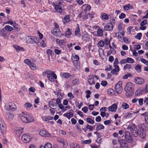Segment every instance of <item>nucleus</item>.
I'll return each instance as SVG.
<instances>
[{
    "mask_svg": "<svg viewBox=\"0 0 148 148\" xmlns=\"http://www.w3.org/2000/svg\"><path fill=\"white\" fill-rule=\"evenodd\" d=\"M13 47L14 48L16 49L17 51L19 52V51H24L25 50L23 47H20L19 46L17 45H14Z\"/></svg>",
    "mask_w": 148,
    "mask_h": 148,
    "instance_id": "20",
    "label": "nucleus"
},
{
    "mask_svg": "<svg viewBox=\"0 0 148 148\" xmlns=\"http://www.w3.org/2000/svg\"><path fill=\"white\" fill-rule=\"evenodd\" d=\"M112 68V66L110 65H108L105 68V70L106 71H110Z\"/></svg>",
    "mask_w": 148,
    "mask_h": 148,
    "instance_id": "47",
    "label": "nucleus"
},
{
    "mask_svg": "<svg viewBox=\"0 0 148 148\" xmlns=\"http://www.w3.org/2000/svg\"><path fill=\"white\" fill-rule=\"evenodd\" d=\"M136 95L139 96L142 94V91L140 90H138L136 92Z\"/></svg>",
    "mask_w": 148,
    "mask_h": 148,
    "instance_id": "53",
    "label": "nucleus"
},
{
    "mask_svg": "<svg viewBox=\"0 0 148 148\" xmlns=\"http://www.w3.org/2000/svg\"><path fill=\"white\" fill-rule=\"evenodd\" d=\"M122 106L123 108L125 109H126L128 108L129 107L128 104H127L126 103L124 102H123L122 103Z\"/></svg>",
    "mask_w": 148,
    "mask_h": 148,
    "instance_id": "42",
    "label": "nucleus"
},
{
    "mask_svg": "<svg viewBox=\"0 0 148 148\" xmlns=\"http://www.w3.org/2000/svg\"><path fill=\"white\" fill-rule=\"evenodd\" d=\"M122 82H119L115 86V90L117 93L120 94L122 92L123 88L122 87Z\"/></svg>",
    "mask_w": 148,
    "mask_h": 148,
    "instance_id": "5",
    "label": "nucleus"
},
{
    "mask_svg": "<svg viewBox=\"0 0 148 148\" xmlns=\"http://www.w3.org/2000/svg\"><path fill=\"white\" fill-rule=\"evenodd\" d=\"M127 63V60L125 59H123L120 62V63L121 64H125Z\"/></svg>",
    "mask_w": 148,
    "mask_h": 148,
    "instance_id": "59",
    "label": "nucleus"
},
{
    "mask_svg": "<svg viewBox=\"0 0 148 148\" xmlns=\"http://www.w3.org/2000/svg\"><path fill=\"white\" fill-rule=\"evenodd\" d=\"M24 62L25 63L29 66L32 63L31 61L28 59H25L24 60Z\"/></svg>",
    "mask_w": 148,
    "mask_h": 148,
    "instance_id": "52",
    "label": "nucleus"
},
{
    "mask_svg": "<svg viewBox=\"0 0 148 148\" xmlns=\"http://www.w3.org/2000/svg\"><path fill=\"white\" fill-rule=\"evenodd\" d=\"M126 16L125 14L123 13H121V15L119 16V18L120 19H122L125 18Z\"/></svg>",
    "mask_w": 148,
    "mask_h": 148,
    "instance_id": "63",
    "label": "nucleus"
},
{
    "mask_svg": "<svg viewBox=\"0 0 148 148\" xmlns=\"http://www.w3.org/2000/svg\"><path fill=\"white\" fill-rule=\"evenodd\" d=\"M120 145L121 147H124L126 148H127L128 144H127L126 141L124 140L120 139L119 140Z\"/></svg>",
    "mask_w": 148,
    "mask_h": 148,
    "instance_id": "16",
    "label": "nucleus"
},
{
    "mask_svg": "<svg viewBox=\"0 0 148 148\" xmlns=\"http://www.w3.org/2000/svg\"><path fill=\"white\" fill-rule=\"evenodd\" d=\"M46 53H47V54L48 55V59L49 60H50V56L52 57L53 55V52L52 51V50L50 49H48L47 50Z\"/></svg>",
    "mask_w": 148,
    "mask_h": 148,
    "instance_id": "18",
    "label": "nucleus"
},
{
    "mask_svg": "<svg viewBox=\"0 0 148 148\" xmlns=\"http://www.w3.org/2000/svg\"><path fill=\"white\" fill-rule=\"evenodd\" d=\"M124 90L126 92V95L127 97H130L134 94V91L133 85L131 82H128L126 84Z\"/></svg>",
    "mask_w": 148,
    "mask_h": 148,
    "instance_id": "3",
    "label": "nucleus"
},
{
    "mask_svg": "<svg viewBox=\"0 0 148 148\" xmlns=\"http://www.w3.org/2000/svg\"><path fill=\"white\" fill-rule=\"evenodd\" d=\"M24 106L26 108H30L32 106L31 103L29 102H27L24 104Z\"/></svg>",
    "mask_w": 148,
    "mask_h": 148,
    "instance_id": "49",
    "label": "nucleus"
},
{
    "mask_svg": "<svg viewBox=\"0 0 148 148\" xmlns=\"http://www.w3.org/2000/svg\"><path fill=\"white\" fill-rule=\"evenodd\" d=\"M4 28L5 30L9 32L11 31L14 30V28L13 27L8 25H6Z\"/></svg>",
    "mask_w": 148,
    "mask_h": 148,
    "instance_id": "27",
    "label": "nucleus"
},
{
    "mask_svg": "<svg viewBox=\"0 0 148 148\" xmlns=\"http://www.w3.org/2000/svg\"><path fill=\"white\" fill-rule=\"evenodd\" d=\"M55 8L57 12L60 13H61L62 12V7L59 5H56Z\"/></svg>",
    "mask_w": 148,
    "mask_h": 148,
    "instance_id": "19",
    "label": "nucleus"
},
{
    "mask_svg": "<svg viewBox=\"0 0 148 148\" xmlns=\"http://www.w3.org/2000/svg\"><path fill=\"white\" fill-rule=\"evenodd\" d=\"M54 51L55 53L57 55H58L60 54L61 52V50H59L57 49H54Z\"/></svg>",
    "mask_w": 148,
    "mask_h": 148,
    "instance_id": "64",
    "label": "nucleus"
},
{
    "mask_svg": "<svg viewBox=\"0 0 148 148\" xmlns=\"http://www.w3.org/2000/svg\"><path fill=\"white\" fill-rule=\"evenodd\" d=\"M71 32L70 31V29L69 28H68L67 31H66L65 32V36L68 38H69L70 36L71 35Z\"/></svg>",
    "mask_w": 148,
    "mask_h": 148,
    "instance_id": "28",
    "label": "nucleus"
},
{
    "mask_svg": "<svg viewBox=\"0 0 148 148\" xmlns=\"http://www.w3.org/2000/svg\"><path fill=\"white\" fill-rule=\"evenodd\" d=\"M127 63H132L134 62V60L131 58L128 57L126 58Z\"/></svg>",
    "mask_w": 148,
    "mask_h": 148,
    "instance_id": "38",
    "label": "nucleus"
},
{
    "mask_svg": "<svg viewBox=\"0 0 148 148\" xmlns=\"http://www.w3.org/2000/svg\"><path fill=\"white\" fill-rule=\"evenodd\" d=\"M86 121L89 123L93 124L95 122L94 120L90 118H86Z\"/></svg>",
    "mask_w": 148,
    "mask_h": 148,
    "instance_id": "37",
    "label": "nucleus"
},
{
    "mask_svg": "<svg viewBox=\"0 0 148 148\" xmlns=\"http://www.w3.org/2000/svg\"><path fill=\"white\" fill-rule=\"evenodd\" d=\"M111 121L110 120H106L104 122V123L105 125L110 124L111 123Z\"/></svg>",
    "mask_w": 148,
    "mask_h": 148,
    "instance_id": "62",
    "label": "nucleus"
},
{
    "mask_svg": "<svg viewBox=\"0 0 148 148\" xmlns=\"http://www.w3.org/2000/svg\"><path fill=\"white\" fill-rule=\"evenodd\" d=\"M86 128L87 129L89 130V131H91L93 130V127H92L91 125H89L88 124L86 125Z\"/></svg>",
    "mask_w": 148,
    "mask_h": 148,
    "instance_id": "40",
    "label": "nucleus"
},
{
    "mask_svg": "<svg viewBox=\"0 0 148 148\" xmlns=\"http://www.w3.org/2000/svg\"><path fill=\"white\" fill-rule=\"evenodd\" d=\"M113 25L112 23H107L104 27V29L106 31H110L113 29Z\"/></svg>",
    "mask_w": 148,
    "mask_h": 148,
    "instance_id": "12",
    "label": "nucleus"
},
{
    "mask_svg": "<svg viewBox=\"0 0 148 148\" xmlns=\"http://www.w3.org/2000/svg\"><path fill=\"white\" fill-rule=\"evenodd\" d=\"M14 27L17 31H19V25L15 23L14 22V24L13 25Z\"/></svg>",
    "mask_w": 148,
    "mask_h": 148,
    "instance_id": "44",
    "label": "nucleus"
},
{
    "mask_svg": "<svg viewBox=\"0 0 148 148\" xmlns=\"http://www.w3.org/2000/svg\"><path fill=\"white\" fill-rule=\"evenodd\" d=\"M141 61L142 62L148 66V61L146 60L145 59L142 58L141 59Z\"/></svg>",
    "mask_w": 148,
    "mask_h": 148,
    "instance_id": "51",
    "label": "nucleus"
},
{
    "mask_svg": "<svg viewBox=\"0 0 148 148\" xmlns=\"http://www.w3.org/2000/svg\"><path fill=\"white\" fill-rule=\"evenodd\" d=\"M77 25L78 26L77 29V30H75V36H77L78 33H79L80 31L79 25L78 24H77Z\"/></svg>",
    "mask_w": 148,
    "mask_h": 148,
    "instance_id": "46",
    "label": "nucleus"
},
{
    "mask_svg": "<svg viewBox=\"0 0 148 148\" xmlns=\"http://www.w3.org/2000/svg\"><path fill=\"white\" fill-rule=\"evenodd\" d=\"M138 127L140 129V130L147 131L146 125L144 124H139Z\"/></svg>",
    "mask_w": 148,
    "mask_h": 148,
    "instance_id": "17",
    "label": "nucleus"
},
{
    "mask_svg": "<svg viewBox=\"0 0 148 148\" xmlns=\"http://www.w3.org/2000/svg\"><path fill=\"white\" fill-rule=\"evenodd\" d=\"M61 76L63 78H68L71 76V75L68 73H63L61 74Z\"/></svg>",
    "mask_w": 148,
    "mask_h": 148,
    "instance_id": "22",
    "label": "nucleus"
},
{
    "mask_svg": "<svg viewBox=\"0 0 148 148\" xmlns=\"http://www.w3.org/2000/svg\"><path fill=\"white\" fill-rule=\"evenodd\" d=\"M82 110L85 113H86L88 110V108L86 106H85L84 108H82Z\"/></svg>",
    "mask_w": 148,
    "mask_h": 148,
    "instance_id": "57",
    "label": "nucleus"
},
{
    "mask_svg": "<svg viewBox=\"0 0 148 148\" xmlns=\"http://www.w3.org/2000/svg\"><path fill=\"white\" fill-rule=\"evenodd\" d=\"M101 84L103 86H105L107 85V82L106 81L103 80L101 82Z\"/></svg>",
    "mask_w": 148,
    "mask_h": 148,
    "instance_id": "56",
    "label": "nucleus"
},
{
    "mask_svg": "<svg viewBox=\"0 0 148 148\" xmlns=\"http://www.w3.org/2000/svg\"><path fill=\"white\" fill-rule=\"evenodd\" d=\"M52 34L56 36H60L61 32L58 29L54 28L51 29Z\"/></svg>",
    "mask_w": 148,
    "mask_h": 148,
    "instance_id": "11",
    "label": "nucleus"
},
{
    "mask_svg": "<svg viewBox=\"0 0 148 148\" xmlns=\"http://www.w3.org/2000/svg\"><path fill=\"white\" fill-rule=\"evenodd\" d=\"M39 134L40 136L44 137L49 136L51 135L50 133H48L44 129L40 130L39 132Z\"/></svg>",
    "mask_w": 148,
    "mask_h": 148,
    "instance_id": "9",
    "label": "nucleus"
},
{
    "mask_svg": "<svg viewBox=\"0 0 148 148\" xmlns=\"http://www.w3.org/2000/svg\"><path fill=\"white\" fill-rule=\"evenodd\" d=\"M42 75L44 77L47 76V77L51 82H54V79H56L57 76L54 71H51L47 70L42 73Z\"/></svg>",
    "mask_w": 148,
    "mask_h": 148,
    "instance_id": "2",
    "label": "nucleus"
},
{
    "mask_svg": "<svg viewBox=\"0 0 148 148\" xmlns=\"http://www.w3.org/2000/svg\"><path fill=\"white\" fill-rule=\"evenodd\" d=\"M6 116V117L8 118L9 120L11 121L13 119V116L9 112L7 113Z\"/></svg>",
    "mask_w": 148,
    "mask_h": 148,
    "instance_id": "26",
    "label": "nucleus"
},
{
    "mask_svg": "<svg viewBox=\"0 0 148 148\" xmlns=\"http://www.w3.org/2000/svg\"><path fill=\"white\" fill-rule=\"evenodd\" d=\"M89 37L88 34L86 32H84L82 35V39L86 41L87 38Z\"/></svg>",
    "mask_w": 148,
    "mask_h": 148,
    "instance_id": "21",
    "label": "nucleus"
},
{
    "mask_svg": "<svg viewBox=\"0 0 148 148\" xmlns=\"http://www.w3.org/2000/svg\"><path fill=\"white\" fill-rule=\"evenodd\" d=\"M117 109V105L114 103L108 108V110L111 112H115Z\"/></svg>",
    "mask_w": 148,
    "mask_h": 148,
    "instance_id": "13",
    "label": "nucleus"
},
{
    "mask_svg": "<svg viewBox=\"0 0 148 148\" xmlns=\"http://www.w3.org/2000/svg\"><path fill=\"white\" fill-rule=\"evenodd\" d=\"M29 66L32 69L35 70L36 69V66L33 62H32Z\"/></svg>",
    "mask_w": 148,
    "mask_h": 148,
    "instance_id": "36",
    "label": "nucleus"
},
{
    "mask_svg": "<svg viewBox=\"0 0 148 148\" xmlns=\"http://www.w3.org/2000/svg\"><path fill=\"white\" fill-rule=\"evenodd\" d=\"M22 121L25 123L32 122L34 121V117L29 114H25L21 117Z\"/></svg>",
    "mask_w": 148,
    "mask_h": 148,
    "instance_id": "4",
    "label": "nucleus"
},
{
    "mask_svg": "<svg viewBox=\"0 0 148 148\" xmlns=\"http://www.w3.org/2000/svg\"><path fill=\"white\" fill-rule=\"evenodd\" d=\"M116 72H117L116 70V69H112L111 71V73L112 74L116 75L118 74V73H116Z\"/></svg>",
    "mask_w": 148,
    "mask_h": 148,
    "instance_id": "60",
    "label": "nucleus"
},
{
    "mask_svg": "<svg viewBox=\"0 0 148 148\" xmlns=\"http://www.w3.org/2000/svg\"><path fill=\"white\" fill-rule=\"evenodd\" d=\"M97 35L99 36H102L103 35V32L102 29H99L98 30Z\"/></svg>",
    "mask_w": 148,
    "mask_h": 148,
    "instance_id": "31",
    "label": "nucleus"
},
{
    "mask_svg": "<svg viewBox=\"0 0 148 148\" xmlns=\"http://www.w3.org/2000/svg\"><path fill=\"white\" fill-rule=\"evenodd\" d=\"M142 36V34L141 33H139L137 34L136 36H135V38L140 40L141 39Z\"/></svg>",
    "mask_w": 148,
    "mask_h": 148,
    "instance_id": "45",
    "label": "nucleus"
},
{
    "mask_svg": "<svg viewBox=\"0 0 148 148\" xmlns=\"http://www.w3.org/2000/svg\"><path fill=\"white\" fill-rule=\"evenodd\" d=\"M125 137L128 143H132V137L130 132L127 131L125 132Z\"/></svg>",
    "mask_w": 148,
    "mask_h": 148,
    "instance_id": "7",
    "label": "nucleus"
},
{
    "mask_svg": "<svg viewBox=\"0 0 148 148\" xmlns=\"http://www.w3.org/2000/svg\"><path fill=\"white\" fill-rule=\"evenodd\" d=\"M49 106L53 110L57 111L56 110L57 105L56 103L53 101H50L48 102Z\"/></svg>",
    "mask_w": 148,
    "mask_h": 148,
    "instance_id": "10",
    "label": "nucleus"
},
{
    "mask_svg": "<svg viewBox=\"0 0 148 148\" xmlns=\"http://www.w3.org/2000/svg\"><path fill=\"white\" fill-rule=\"evenodd\" d=\"M23 128H22L21 129H20L18 128V129H17L15 130V132L16 133H18L19 135L21 134L22 132H23Z\"/></svg>",
    "mask_w": 148,
    "mask_h": 148,
    "instance_id": "35",
    "label": "nucleus"
},
{
    "mask_svg": "<svg viewBox=\"0 0 148 148\" xmlns=\"http://www.w3.org/2000/svg\"><path fill=\"white\" fill-rule=\"evenodd\" d=\"M71 148H80L79 146L76 143H73L70 145Z\"/></svg>",
    "mask_w": 148,
    "mask_h": 148,
    "instance_id": "25",
    "label": "nucleus"
},
{
    "mask_svg": "<svg viewBox=\"0 0 148 148\" xmlns=\"http://www.w3.org/2000/svg\"><path fill=\"white\" fill-rule=\"evenodd\" d=\"M74 61L78 62L79 59V57L77 55H75L74 57Z\"/></svg>",
    "mask_w": 148,
    "mask_h": 148,
    "instance_id": "54",
    "label": "nucleus"
},
{
    "mask_svg": "<svg viewBox=\"0 0 148 148\" xmlns=\"http://www.w3.org/2000/svg\"><path fill=\"white\" fill-rule=\"evenodd\" d=\"M135 69L137 72L138 73H140L141 71V66L139 64H137L135 66Z\"/></svg>",
    "mask_w": 148,
    "mask_h": 148,
    "instance_id": "24",
    "label": "nucleus"
},
{
    "mask_svg": "<svg viewBox=\"0 0 148 148\" xmlns=\"http://www.w3.org/2000/svg\"><path fill=\"white\" fill-rule=\"evenodd\" d=\"M104 42L102 40L99 41L98 43V47H102L104 46Z\"/></svg>",
    "mask_w": 148,
    "mask_h": 148,
    "instance_id": "41",
    "label": "nucleus"
},
{
    "mask_svg": "<svg viewBox=\"0 0 148 148\" xmlns=\"http://www.w3.org/2000/svg\"><path fill=\"white\" fill-rule=\"evenodd\" d=\"M134 81L136 84H142L144 83V80L142 78L139 77H136L135 78Z\"/></svg>",
    "mask_w": 148,
    "mask_h": 148,
    "instance_id": "14",
    "label": "nucleus"
},
{
    "mask_svg": "<svg viewBox=\"0 0 148 148\" xmlns=\"http://www.w3.org/2000/svg\"><path fill=\"white\" fill-rule=\"evenodd\" d=\"M26 38L27 40L26 42L27 43L31 44L37 43L36 41L34 40L32 38L29 37V36H26Z\"/></svg>",
    "mask_w": 148,
    "mask_h": 148,
    "instance_id": "15",
    "label": "nucleus"
},
{
    "mask_svg": "<svg viewBox=\"0 0 148 148\" xmlns=\"http://www.w3.org/2000/svg\"><path fill=\"white\" fill-rule=\"evenodd\" d=\"M138 103L139 105L140 106H142L143 105V99L142 98H140L138 100Z\"/></svg>",
    "mask_w": 148,
    "mask_h": 148,
    "instance_id": "61",
    "label": "nucleus"
},
{
    "mask_svg": "<svg viewBox=\"0 0 148 148\" xmlns=\"http://www.w3.org/2000/svg\"><path fill=\"white\" fill-rule=\"evenodd\" d=\"M21 139L23 142L25 143H27L30 141L32 138L28 135L25 134L22 136Z\"/></svg>",
    "mask_w": 148,
    "mask_h": 148,
    "instance_id": "8",
    "label": "nucleus"
},
{
    "mask_svg": "<svg viewBox=\"0 0 148 148\" xmlns=\"http://www.w3.org/2000/svg\"><path fill=\"white\" fill-rule=\"evenodd\" d=\"M104 128V126L102 125L99 124L97 126L96 130L97 131H99L101 129H103Z\"/></svg>",
    "mask_w": 148,
    "mask_h": 148,
    "instance_id": "29",
    "label": "nucleus"
},
{
    "mask_svg": "<svg viewBox=\"0 0 148 148\" xmlns=\"http://www.w3.org/2000/svg\"><path fill=\"white\" fill-rule=\"evenodd\" d=\"M0 128L1 130L3 131L4 132L5 130L6 129V125L4 123L3 124H2L0 125Z\"/></svg>",
    "mask_w": 148,
    "mask_h": 148,
    "instance_id": "34",
    "label": "nucleus"
},
{
    "mask_svg": "<svg viewBox=\"0 0 148 148\" xmlns=\"http://www.w3.org/2000/svg\"><path fill=\"white\" fill-rule=\"evenodd\" d=\"M52 145L50 143H47L44 146V148H51Z\"/></svg>",
    "mask_w": 148,
    "mask_h": 148,
    "instance_id": "50",
    "label": "nucleus"
},
{
    "mask_svg": "<svg viewBox=\"0 0 148 148\" xmlns=\"http://www.w3.org/2000/svg\"><path fill=\"white\" fill-rule=\"evenodd\" d=\"M114 92V90L112 88H110L108 90V93L110 95L112 94Z\"/></svg>",
    "mask_w": 148,
    "mask_h": 148,
    "instance_id": "58",
    "label": "nucleus"
},
{
    "mask_svg": "<svg viewBox=\"0 0 148 148\" xmlns=\"http://www.w3.org/2000/svg\"><path fill=\"white\" fill-rule=\"evenodd\" d=\"M72 83L73 85H77L79 83V80L78 79H75L72 81Z\"/></svg>",
    "mask_w": 148,
    "mask_h": 148,
    "instance_id": "30",
    "label": "nucleus"
},
{
    "mask_svg": "<svg viewBox=\"0 0 148 148\" xmlns=\"http://www.w3.org/2000/svg\"><path fill=\"white\" fill-rule=\"evenodd\" d=\"M131 5L130 4H128L127 5L123 6V7L125 10H127L130 9V8L131 7Z\"/></svg>",
    "mask_w": 148,
    "mask_h": 148,
    "instance_id": "48",
    "label": "nucleus"
},
{
    "mask_svg": "<svg viewBox=\"0 0 148 148\" xmlns=\"http://www.w3.org/2000/svg\"><path fill=\"white\" fill-rule=\"evenodd\" d=\"M0 35L3 37H6L7 36L6 32L5 31L4 29H1L0 32Z\"/></svg>",
    "mask_w": 148,
    "mask_h": 148,
    "instance_id": "23",
    "label": "nucleus"
},
{
    "mask_svg": "<svg viewBox=\"0 0 148 148\" xmlns=\"http://www.w3.org/2000/svg\"><path fill=\"white\" fill-rule=\"evenodd\" d=\"M5 108L7 110L14 111L16 110V106L15 104L12 102H10L8 104H6L5 106Z\"/></svg>",
    "mask_w": 148,
    "mask_h": 148,
    "instance_id": "6",
    "label": "nucleus"
},
{
    "mask_svg": "<svg viewBox=\"0 0 148 148\" xmlns=\"http://www.w3.org/2000/svg\"><path fill=\"white\" fill-rule=\"evenodd\" d=\"M147 24V20H146L144 19L143 20L141 23L140 25V26H142L144 25Z\"/></svg>",
    "mask_w": 148,
    "mask_h": 148,
    "instance_id": "55",
    "label": "nucleus"
},
{
    "mask_svg": "<svg viewBox=\"0 0 148 148\" xmlns=\"http://www.w3.org/2000/svg\"><path fill=\"white\" fill-rule=\"evenodd\" d=\"M101 17L105 20H108L109 18L108 15L105 13L102 14L101 15Z\"/></svg>",
    "mask_w": 148,
    "mask_h": 148,
    "instance_id": "43",
    "label": "nucleus"
},
{
    "mask_svg": "<svg viewBox=\"0 0 148 148\" xmlns=\"http://www.w3.org/2000/svg\"><path fill=\"white\" fill-rule=\"evenodd\" d=\"M128 129H129L134 137H136L139 135L140 137L143 139L145 138L146 137V133L145 131L139 130V132H138L136 125L134 124L129 125Z\"/></svg>",
    "mask_w": 148,
    "mask_h": 148,
    "instance_id": "1",
    "label": "nucleus"
},
{
    "mask_svg": "<svg viewBox=\"0 0 148 148\" xmlns=\"http://www.w3.org/2000/svg\"><path fill=\"white\" fill-rule=\"evenodd\" d=\"M88 82L89 84L91 85L94 84H95L93 78H89L88 79Z\"/></svg>",
    "mask_w": 148,
    "mask_h": 148,
    "instance_id": "32",
    "label": "nucleus"
},
{
    "mask_svg": "<svg viewBox=\"0 0 148 148\" xmlns=\"http://www.w3.org/2000/svg\"><path fill=\"white\" fill-rule=\"evenodd\" d=\"M132 66L131 64H127L124 66L123 69L125 70L126 69H130L131 68Z\"/></svg>",
    "mask_w": 148,
    "mask_h": 148,
    "instance_id": "39",
    "label": "nucleus"
},
{
    "mask_svg": "<svg viewBox=\"0 0 148 148\" xmlns=\"http://www.w3.org/2000/svg\"><path fill=\"white\" fill-rule=\"evenodd\" d=\"M73 62L74 63V64L75 66V68L77 69H79L80 68V65L79 64L78 62H76L74 61V60H73Z\"/></svg>",
    "mask_w": 148,
    "mask_h": 148,
    "instance_id": "33",
    "label": "nucleus"
}]
</instances>
